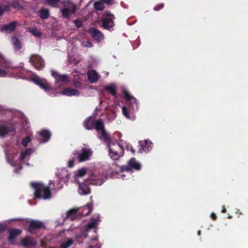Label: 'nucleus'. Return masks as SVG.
<instances>
[{
  "label": "nucleus",
  "instance_id": "1",
  "mask_svg": "<svg viewBox=\"0 0 248 248\" xmlns=\"http://www.w3.org/2000/svg\"><path fill=\"white\" fill-rule=\"evenodd\" d=\"M94 128L97 132V136L100 139L104 140L108 144L109 156L113 160L118 159L124 154V147L127 150L135 153L132 147L127 143L124 142L120 144L115 141H110L108 135L104 129V123L101 120L97 121Z\"/></svg>",
  "mask_w": 248,
  "mask_h": 248
},
{
  "label": "nucleus",
  "instance_id": "2",
  "mask_svg": "<svg viewBox=\"0 0 248 248\" xmlns=\"http://www.w3.org/2000/svg\"><path fill=\"white\" fill-rule=\"evenodd\" d=\"M34 152L32 149L22 150L19 145L10 146L5 149V154L7 162L12 166L16 167L14 170L18 173L22 168V164L28 160L30 155Z\"/></svg>",
  "mask_w": 248,
  "mask_h": 248
},
{
  "label": "nucleus",
  "instance_id": "3",
  "mask_svg": "<svg viewBox=\"0 0 248 248\" xmlns=\"http://www.w3.org/2000/svg\"><path fill=\"white\" fill-rule=\"evenodd\" d=\"M31 185L34 190V196L36 198L44 200H48L51 198L49 188L44 186L42 183L34 182L31 183Z\"/></svg>",
  "mask_w": 248,
  "mask_h": 248
},
{
  "label": "nucleus",
  "instance_id": "4",
  "mask_svg": "<svg viewBox=\"0 0 248 248\" xmlns=\"http://www.w3.org/2000/svg\"><path fill=\"white\" fill-rule=\"evenodd\" d=\"M140 164L137 162L135 158H132L129 161L127 165L123 166L121 167L120 172L118 174V177L123 179L124 177L126 175L124 173L125 172L129 173L133 169L140 170Z\"/></svg>",
  "mask_w": 248,
  "mask_h": 248
},
{
  "label": "nucleus",
  "instance_id": "5",
  "mask_svg": "<svg viewBox=\"0 0 248 248\" xmlns=\"http://www.w3.org/2000/svg\"><path fill=\"white\" fill-rule=\"evenodd\" d=\"M73 155L75 158H77L78 162H83L90 159L93 151L90 148H83L80 151H74Z\"/></svg>",
  "mask_w": 248,
  "mask_h": 248
},
{
  "label": "nucleus",
  "instance_id": "6",
  "mask_svg": "<svg viewBox=\"0 0 248 248\" xmlns=\"http://www.w3.org/2000/svg\"><path fill=\"white\" fill-rule=\"evenodd\" d=\"M63 8L61 9L63 16L68 18L71 14H74L76 10L75 4L70 0H64L62 1Z\"/></svg>",
  "mask_w": 248,
  "mask_h": 248
},
{
  "label": "nucleus",
  "instance_id": "7",
  "mask_svg": "<svg viewBox=\"0 0 248 248\" xmlns=\"http://www.w3.org/2000/svg\"><path fill=\"white\" fill-rule=\"evenodd\" d=\"M51 75L55 78L56 85L58 87L63 86L69 80L67 75H61L54 70H51Z\"/></svg>",
  "mask_w": 248,
  "mask_h": 248
},
{
  "label": "nucleus",
  "instance_id": "8",
  "mask_svg": "<svg viewBox=\"0 0 248 248\" xmlns=\"http://www.w3.org/2000/svg\"><path fill=\"white\" fill-rule=\"evenodd\" d=\"M122 90L125 99L129 102L131 109L133 111L138 110L139 108V103L137 99L132 96L125 88L123 87Z\"/></svg>",
  "mask_w": 248,
  "mask_h": 248
},
{
  "label": "nucleus",
  "instance_id": "9",
  "mask_svg": "<svg viewBox=\"0 0 248 248\" xmlns=\"http://www.w3.org/2000/svg\"><path fill=\"white\" fill-rule=\"evenodd\" d=\"M105 177L102 173L93 172L89 177V182L93 185H101L104 182Z\"/></svg>",
  "mask_w": 248,
  "mask_h": 248
},
{
  "label": "nucleus",
  "instance_id": "10",
  "mask_svg": "<svg viewBox=\"0 0 248 248\" xmlns=\"http://www.w3.org/2000/svg\"><path fill=\"white\" fill-rule=\"evenodd\" d=\"M114 16L108 12H105L102 19L103 27L107 30H110L114 25Z\"/></svg>",
  "mask_w": 248,
  "mask_h": 248
},
{
  "label": "nucleus",
  "instance_id": "11",
  "mask_svg": "<svg viewBox=\"0 0 248 248\" xmlns=\"http://www.w3.org/2000/svg\"><path fill=\"white\" fill-rule=\"evenodd\" d=\"M31 80L35 84L38 85L41 88L47 91L50 89V87L46 80L44 78H41L35 75H33L31 77Z\"/></svg>",
  "mask_w": 248,
  "mask_h": 248
},
{
  "label": "nucleus",
  "instance_id": "12",
  "mask_svg": "<svg viewBox=\"0 0 248 248\" xmlns=\"http://www.w3.org/2000/svg\"><path fill=\"white\" fill-rule=\"evenodd\" d=\"M30 62L38 70H41L45 65L43 60L38 55H33L31 56L30 58Z\"/></svg>",
  "mask_w": 248,
  "mask_h": 248
},
{
  "label": "nucleus",
  "instance_id": "13",
  "mask_svg": "<svg viewBox=\"0 0 248 248\" xmlns=\"http://www.w3.org/2000/svg\"><path fill=\"white\" fill-rule=\"evenodd\" d=\"M78 184V193L80 195H88L91 192L90 188L88 186L89 183L88 180L84 181L83 182L77 183Z\"/></svg>",
  "mask_w": 248,
  "mask_h": 248
},
{
  "label": "nucleus",
  "instance_id": "14",
  "mask_svg": "<svg viewBox=\"0 0 248 248\" xmlns=\"http://www.w3.org/2000/svg\"><path fill=\"white\" fill-rule=\"evenodd\" d=\"M15 126L13 124L8 122L0 124V138L4 137L8 132L13 130Z\"/></svg>",
  "mask_w": 248,
  "mask_h": 248
},
{
  "label": "nucleus",
  "instance_id": "15",
  "mask_svg": "<svg viewBox=\"0 0 248 248\" xmlns=\"http://www.w3.org/2000/svg\"><path fill=\"white\" fill-rule=\"evenodd\" d=\"M139 143L140 146L139 150L141 153H147L150 151L153 148L152 143L149 140H145L144 141H139Z\"/></svg>",
  "mask_w": 248,
  "mask_h": 248
},
{
  "label": "nucleus",
  "instance_id": "16",
  "mask_svg": "<svg viewBox=\"0 0 248 248\" xmlns=\"http://www.w3.org/2000/svg\"><path fill=\"white\" fill-rule=\"evenodd\" d=\"M56 175L60 179V182H65L69 176L67 170L65 168L58 169L56 172Z\"/></svg>",
  "mask_w": 248,
  "mask_h": 248
},
{
  "label": "nucleus",
  "instance_id": "17",
  "mask_svg": "<svg viewBox=\"0 0 248 248\" xmlns=\"http://www.w3.org/2000/svg\"><path fill=\"white\" fill-rule=\"evenodd\" d=\"M87 168L83 167L74 171V177L75 183L80 182L79 179L82 178L87 173Z\"/></svg>",
  "mask_w": 248,
  "mask_h": 248
},
{
  "label": "nucleus",
  "instance_id": "18",
  "mask_svg": "<svg viewBox=\"0 0 248 248\" xmlns=\"http://www.w3.org/2000/svg\"><path fill=\"white\" fill-rule=\"evenodd\" d=\"M60 94L67 96H78L80 93L78 90L70 88H65L60 92Z\"/></svg>",
  "mask_w": 248,
  "mask_h": 248
},
{
  "label": "nucleus",
  "instance_id": "19",
  "mask_svg": "<svg viewBox=\"0 0 248 248\" xmlns=\"http://www.w3.org/2000/svg\"><path fill=\"white\" fill-rule=\"evenodd\" d=\"M91 36L97 41L100 42L104 39L103 34L96 29L91 28L89 31Z\"/></svg>",
  "mask_w": 248,
  "mask_h": 248
},
{
  "label": "nucleus",
  "instance_id": "20",
  "mask_svg": "<svg viewBox=\"0 0 248 248\" xmlns=\"http://www.w3.org/2000/svg\"><path fill=\"white\" fill-rule=\"evenodd\" d=\"M38 134L40 136L39 141L41 143H45L49 140L51 134L49 131L44 130L40 132H38Z\"/></svg>",
  "mask_w": 248,
  "mask_h": 248
},
{
  "label": "nucleus",
  "instance_id": "21",
  "mask_svg": "<svg viewBox=\"0 0 248 248\" xmlns=\"http://www.w3.org/2000/svg\"><path fill=\"white\" fill-rule=\"evenodd\" d=\"M43 223L38 220H31L29 222V230L31 232H33L35 229L43 227Z\"/></svg>",
  "mask_w": 248,
  "mask_h": 248
},
{
  "label": "nucleus",
  "instance_id": "22",
  "mask_svg": "<svg viewBox=\"0 0 248 248\" xmlns=\"http://www.w3.org/2000/svg\"><path fill=\"white\" fill-rule=\"evenodd\" d=\"M100 220V217L98 215L93 217L92 218L91 221L88 224L85 231L88 232L91 229L95 228Z\"/></svg>",
  "mask_w": 248,
  "mask_h": 248
},
{
  "label": "nucleus",
  "instance_id": "23",
  "mask_svg": "<svg viewBox=\"0 0 248 248\" xmlns=\"http://www.w3.org/2000/svg\"><path fill=\"white\" fill-rule=\"evenodd\" d=\"M99 78V74L95 70H91L88 72V80L92 83L96 82Z\"/></svg>",
  "mask_w": 248,
  "mask_h": 248
},
{
  "label": "nucleus",
  "instance_id": "24",
  "mask_svg": "<svg viewBox=\"0 0 248 248\" xmlns=\"http://www.w3.org/2000/svg\"><path fill=\"white\" fill-rule=\"evenodd\" d=\"M5 64L0 62V78H6L10 76V73L6 70Z\"/></svg>",
  "mask_w": 248,
  "mask_h": 248
},
{
  "label": "nucleus",
  "instance_id": "25",
  "mask_svg": "<svg viewBox=\"0 0 248 248\" xmlns=\"http://www.w3.org/2000/svg\"><path fill=\"white\" fill-rule=\"evenodd\" d=\"M93 117H89L84 122V127L88 129H92L93 124Z\"/></svg>",
  "mask_w": 248,
  "mask_h": 248
},
{
  "label": "nucleus",
  "instance_id": "26",
  "mask_svg": "<svg viewBox=\"0 0 248 248\" xmlns=\"http://www.w3.org/2000/svg\"><path fill=\"white\" fill-rule=\"evenodd\" d=\"M21 232V231L19 230L12 229L9 231V240L10 241H13V240Z\"/></svg>",
  "mask_w": 248,
  "mask_h": 248
},
{
  "label": "nucleus",
  "instance_id": "27",
  "mask_svg": "<svg viewBox=\"0 0 248 248\" xmlns=\"http://www.w3.org/2000/svg\"><path fill=\"white\" fill-rule=\"evenodd\" d=\"M16 23L15 22H12L7 25H5L1 29L2 31H6L8 32H10L14 30L15 29Z\"/></svg>",
  "mask_w": 248,
  "mask_h": 248
},
{
  "label": "nucleus",
  "instance_id": "28",
  "mask_svg": "<svg viewBox=\"0 0 248 248\" xmlns=\"http://www.w3.org/2000/svg\"><path fill=\"white\" fill-rule=\"evenodd\" d=\"M12 42L16 51L19 50L21 48V45L20 42L16 37H13L12 38Z\"/></svg>",
  "mask_w": 248,
  "mask_h": 248
},
{
  "label": "nucleus",
  "instance_id": "29",
  "mask_svg": "<svg viewBox=\"0 0 248 248\" xmlns=\"http://www.w3.org/2000/svg\"><path fill=\"white\" fill-rule=\"evenodd\" d=\"M77 211V210L76 209H72L68 211L67 213L66 218L71 220H75L76 217Z\"/></svg>",
  "mask_w": 248,
  "mask_h": 248
},
{
  "label": "nucleus",
  "instance_id": "30",
  "mask_svg": "<svg viewBox=\"0 0 248 248\" xmlns=\"http://www.w3.org/2000/svg\"><path fill=\"white\" fill-rule=\"evenodd\" d=\"M105 89L113 96H116V86L114 84H111L105 87Z\"/></svg>",
  "mask_w": 248,
  "mask_h": 248
},
{
  "label": "nucleus",
  "instance_id": "31",
  "mask_svg": "<svg viewBox=\"0 0 248 248\" xmlns=\"http://www.w3.org/2000/svg\"><path fill=\"white\" fill-rule=\"evenodd\" d=\"M94 8L97 10L102 11L105 8L104 3L100 0L98 1H95L94 4Z\"/></svg>",
  "mask_w": 248,
  "mask_h": 248
},
{
  "label": "nucleus",
  "instance_id": "32",
  "mask_svg": "<svg viewBox=\"0 0 248 248\" xmlns=\"http://www.w3.org/2000/svg\"><path fill=\"white\" fill-rule=\"evenodd\" d=\"M40 17L42 18H47L49 16V11L47 9H42L40 11Z\"/></svg>",
  "mask_w": 248,
  "mask_h": 248
},
{
  "label": "nucleus",
  "instance_id": "33",
  "mask_svg": "<svg viewBox=\"0 0 248 248\" xmlns=\"http://www.w3.org/2000/svg\"><path fill=\"white\" fill-rule=\"evenodd\" d=\"M123 114L128 119L133 120L135 119V116H130L127 111L126 107L123 106L122 108Z\"/></svg>",
  "mask_w": 248,
  "mask_h": 248
},
{
  "label": "nucleus",
  "instance_id": "34",
  "mask_svg": "<svg viewBox=\"0 0 248 248\" xmlns=\"http://www.w3.org/2000/svg\"><path fill=\"white\" fill-rule=\"evenodd\" d=\"M21 245L23 246H28L32 244V240L30 237H26L23 239L21 242Z\"/></svg>",
  "mask_w": 248,
  "mask_h": 248
},
{
  "label": "nucleus",
  "instance_id": "35",
  "mask_svg": "<svg viewBox=\"0 0 248 248\" xmlns=\"http://www.w3.org/2000/svg\"><path fill=\"white\" fill-rule=\"evenodd\" d=\"M92 210L91 206L89 205H87L82 208V211L83 212L82 214L83 215H87L92 211Z\"/></svg>",
  "mask_w": 248,
  "mask_h": 248
},
{
  "label": "nucleus",
  "instance_id": "36",
  "mask_svg": "<svg viewBox=\"0 0 248 248\" xmlns=\"http://www.w3.org/2000/svg\"><path fill=\"white\" fill-rule=\"evenodd\" d=\"M44 2L48 5L54 7L60 0H43Z\"/></svg>",
  "mask_w": 248,
  "mask_h": 248
},
{
  "label": "nucleus",
  "instance_id": "37",
  "mask_svg": "<svg viewBox=\"0 0 248 248\" xmlns=\"http://www.w3.org/2000/svg\"><path fill=\"white\" fill-rule=\"evenodd\" d=\"M31 141V138L30 136L24 138L22 141V144L24 147L28 146V143Z\"/></svg>",
  "mask_w": 248,
  "mask_h": 248
},
{
  "label": "nucleus",
  "instance_id": "38",
  "mask_svg": "<svg viewBox=\"0 0 248 248\" xmlns=\"http://www.w3.org/2000/svg\"><path fill=\"white\" fill-rule=\"evenodd\" d=\"M30 32L35 37H39L41 36V33L36 29H32Z\"/></svg>",
  "mask_w": 248,
  "mask_h": 248
},
{
  "label": "nucleus",
  "instance_id": "39",
  "mask_svg": "<svg viewBox=\"0 0 248 248\" xmlns=\"http://www.w3.org/2000/svg\"><path fill=\"white\" fill-rule=\"evenodd\" d=\"M96 241H97L96 238L92 239L89 243V248H95Z\"/></svg>",
  "mask_w": 248,
  "mask_h": 248
},
{
  "label": "nucleus",
  "instance_id": "40",
  "mask_svg": "<svg viewBox=\"0 0 248 248\" xmlns=\"http://www.w3.org/2000/svg\"><path fill=\"white\" fill-rule=\"evenodd\" d=\"M75 159H77V158H75L74 156H73V158L72 159H70L68 161V167L69 168H72L75 165Z\"/></svg>",
  "mask_w": 248,
  "mask_h": 248
},
{
  "label": "nucleus",
  "instance_id": "41",
  "mask_svg": "<svg viewBox=\"0 0 248 248\" xmlns=\"http://www.w3.org/2000/svg\"><path fill=\"white\" fill-rule=\"evenodd\" d=\"M164 7V4L163 3L159 4L154 7V10L155 11H158L159 10L162 9Z\"/></svg>",
  "mask_w": 248,
  "mask_h": 248
},
{
  "label": "nucleus",
  "instance_id": "42",
  "mask_svg": "<svg viewBox=\"0 0 248 248\" xmlns=\"http://www.w3.org/2000/svg\"><path fill=\"white\" fill-rule=\"evenodd\" d=\"M74 22L76 26L78 28H79L82 26V22L80 20H75L74 21Z\"/></svg>",
  "mask_w": 248,
  "mask_h": 248
},
{
  "label": "nucleus",
  "instance_id": "43",
  "mask_svg": "<svg viewBox=\"0 0 248 248\" xmlns=\"http://www.w3.org/2000/svg\"><path fill=\"white\" fill-rule=\"evenodd\" d=\"M83 46L86 47H92L93 45L89 41H87L83 43Z\"/></svg>",
  "mask_w": 248,
  "mask_h": 248
},
{
  "label": "nucleus",
  "instance_id": "44",
  "mask_svg": "<svg viewBox=\"0 0 248 248\" xmlns=\"http://www.w3.org/2000/svg\"><path fill=\"white\" fill-rule=\"evenodd\" d=\"M102 2H103V3H106L107 4H112L113 3V0H100Z\"/></svg>",
  "mask_w": 248,
  "mask_h": 248
},
{
  "label": "nucleus",
  "instance_id": "45",
  "mask_svg": "<svg viewBox=\"0 0 248 248\" xmlns=\"http://www.w3.org/2000/svg\"><path fill=\"white\" fill-rule=\"evenodd\" d=\"M69 61L70 63H74V64H77L78 62V61L76 60L75 58L72 59V58H69Z\"/></svg>",
  "mask_w": 248,
  "mask_h": 248
},
{
  "label": "nucleus",
  "instance_id": "46",
  "mask_svg": "<svg viewBox=\"0 0 248 248\" xmlns=\"http://www.w3.org/2000/svg\"><path fill=\"white\" fill-rule=\"evenodd\" d=\"M6 228V225L3 223H0V232L4 231Z\"/></svg>",
  "mask_w": 248,
  "mask_h": 248
},
{
  "label": "nucleus",
  "instance_id": "47",
  "mask_svg": "<svg viewBox=\"0 0 248 248\" xmlns=\"http://www.w3.org/2000/svg\"><path fill=\"white\" fill-rule=\"evenodd\" d=\"M7 110V108L5 107L0 105V112H5Z\"/></svg>",
  "mask_w": 248,
  "mask_h": 248
},
{
  "label": "nucleus",
  "instance_id": "48",
  "mask_svg": "<svg viewBox=\"0 0 248 248\" xmlns=\"http://www.w3.org/2000/svg\"><path fill=\"white\" fill-rule=\"evenodd\" d=\"M5 11H6L5 9H3L2 7L0 6V16Z\"/></svg>",
  "mask_w": 248,
  "mask_h": 248
},
{
  "label": "nucleus",
  "instance_id": "49",
  "mask_svg": "<svg viewBox=\"0 0 248 248\" xmlns=\"http://www.w3.org/2000/svg\"><path fill=\"white\" fill-rule=\"evenodd\" d=\"M114 135L115 136H117L119 138H120L122 137V134L121 133L119 132H116L114 134Z\"/></svg>",
  "mask_w": 248,
  "mask_h": 248
},
{
  "label": "nucleus",
  "instance_id": "50",
  "mask_svg": "<svg viewBox=\"0 0 248 248\" xmlns=\"http://www.w3.org/2000/svg\"><path fill=\"white\" fill-rule=\"evenodd\" d=\"M211 217L213 218V219H216V214L214 213H212L211 215Z\"/></svg>",
  "mask_w": 248,
  "mask_h": 248
},
{
  "label": "nucleus",
  "instance_id": "51",
  "mask_svg": "<svg viewBox=\"0 0 248 248\" xmlns=\"http://www.w3.org/2000/svg\"><path fill=\"white\" fill-rule=\"evenodd\" d=\"M74 85H75L76 87H79V83H78V82H75L74 83Z\"/></svg>",
  "mask_w": 248,
  "mask_h": 248
},
{
  "label": "nucleus",
  "instance_id": "52",
  "mask_svg": "<svg viewBox=\"0 0 248 248\" xmlns=\"http://www.w3.org/2000/svg\"><path fill=\"white\" fill-rule=\"evenodd\" d=\"M226 212V208L224 207V206L223 207V209L222 210V213H225Z\"/></svg>",
  "mask_w": 248,
  "mask_h": 248
},
{
  "label": "nucleus",
  "instance_id": "53",
  "mask_svg": "<svg viewBox=\"0 0 248 248\" xmlns=\"http://www.w3.org/2000/svg\"><path fill=\"white\" fill-rule=\"evenodd\" d=\"M105 74L106 75V76H108V72H105Z\"/></svg>",
  "mask_w": 248,
  "mask_h": 248
},
{
  "label": "nucleus",
  "instance_id": "54",
  "mask_svg": "<svg viewBox=\"0 0 248 248\" xmlns=\"http://www.w3.org/2000/svg\"><path fill=\"white\" fill-rule=\"evenodd\" d=\"M200 233H201V231H198V234L199 235H200Z\"/></svg>",
  "mask_w": 248,
  "mask_h": 248
},
{
  "label": "nucleus",
  "instance_id": "55",
  "mask_svg": "<svg viewBox=\"0 0 248 248\" xmlns=\"http://www.w3.org/2000/svg\"><path fill=\"white\" fill-rule=\"evenodd\" d=\"M62 187V186H57L56 188H61Z\"/></svg>",
  "mask_w": 248,
  "mask_h": 248
},
{
  "label": "nucleus",
  "instance_id": "56",
  "mask_svg": "<svg viewBox=\"0 0 248 248\" xmlns=\"http://www.w3.org/2000/svg\"><path fill=\"white\" fill-rule=\"evenodd\" d=\"M51 184H52V185H53V186H55V185H54V184H53L52 182V183L50 185H51Z\"/></svg>",
  "mask_w": 248,
  "mask_h": 248
},
{
  "label": "nucleus",
  "instance_id": "57",
  "mask_svg": "<svg viewBox=\"0 0 248 248\" xmlns=\"http://www.w3.org/2000/svg\"><path fill=\"white\" fill-rule=\"evenodd\" d=\"M51 184H52V185H53V186H55V185H54V184H53L52 182V183L50 185H51Z\"/></svg>",
  "mask_w": 248,
  "mask_h": 248
},
{
  "label": "nucleus",
  "instance_id": "58",
  "mask_svg": "<svg viewBox=\"0 0 248 248\" xmlns=\"http://www.w3.org/2000/svg\"><path fill=\"white\" fill-rule=\"evenodd\" d=\"M232 217L231 216H229L228 217L231 218Z\"/></svg>",
  "mask_w": 248,
  "mask_h": 248
}]
</instances>
